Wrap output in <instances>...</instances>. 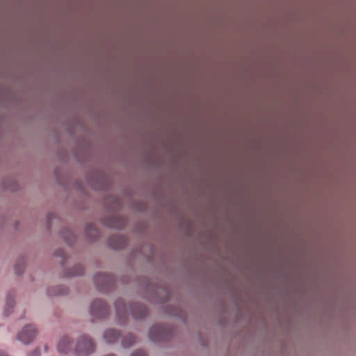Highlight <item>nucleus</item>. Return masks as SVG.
<instances>
[{
	"instance_id": "12",
	"label": "nucleus",
	"mask_w": 356,
	"mask_h": 356,
	"mask_svg": "<svg viewBox=\"0 0 356 356\" xmlns=\"http://www.w3.org/2000/svg\"><path fill=\"white\" fill-rule=\"evenodd\" d=\"M131 356H147L143 350H137L132 353Z\"/></svg>"
},
{
	"instance_id": "10",
	"label": "nucleus",
	"mask_w": 356,
	"mask_h": 356,
	"mask_svg": "<svg viewBox=\"0 0 356 356\" xmlns=\"http://www.w3.org/2000/svg\"><path fill=\"white\" fill-rule=\"evenodd\" d=\"M14 306V298L12 295H8L6 298V306L5 309L6 315H8L10 312V309H12Z\"/></svg>"
},
{
	"instance_id": "4",
	"label": "nucleus",
	"mask_w": 356,
	"mask_h": 356,
	"mask_svg": "<svg viewBox=\"0 0 356 356\" xmlns=\"http://www.w3.org/2000/svg\"><path fill=\"white\" fill-rule=\"evenodd\" d=\"M37 335V330L33 325L24 326L17 334V339L24 344L32 342Z\"/></svg>"
},
{
	"instance_id": "9",
	"label": "nucleus",
	"mask_w": 356,
	"mask_h": 356,
	"mask_svg": "<svg viewBox=\"0 0 356 356\" xmlns=\"http://www.w3.org/2000/svg\"><path fill=\"white\" fill-rule=\"evenodd\" d=\"M136 341L135 337L132 334H127L124 336L122 340V345L124 348H129L132 346Z\"/></svg>"
},
{
	"instance_id": "14",
	"label": "nucleus",
	"mask_w": 356,
	"mask_h": 356,
	"mask_svg": "<svg viewBox=\"0 0 356 356\" xmlns=\"http://www.w3.org/2000/svg\"><path fill=\"white\" fill-rule=\"evenodd\" d=\"M0 356H8L5 352H0Z\"/></svg>"
},
{
	"instance_id": "11",
	"label": "nucleus",
	"mask_w": 356,
	"mask_h": 356,
	"mask_svg": "<svg viewBox=\"0 0 356 356\" xmlns=\"http://www.w3.org/2000/svg\"><path fill=\"white\" fill-rule=\"evenodd\" d=\"M83 273V268L81 264L74 266L73 270L70 273V276L81 275Z\"/></svg>"
},
{
	"instance_id": "17",
	"label": "nucleus",
	"mask_w": 356,
	"mask_h": 356,
	"mask_svg": "<svg viewBox=\"0 0 356 356\" xmlns=\"http://www.w3.org/2000/svg\"><path fill=\"white\" fill-rule=\"evenodd\" d=\"M58 293L59 294H64L65 293L64 292H59Z\"/></svg>"
},
{
	"instance_id": "1",
	"label": "nucleus",
	"mask_w": 356,
	"mask_h": 356,
	"mask_svg": "<svg viewBox=\"0 0 356 356\" xmlns=\"http://www.w3.org/2000/svg\"><path fill=\"white\" fill-rule=\"evenodd\" d=\"M116 314L118 318H126L129 314L136 318H141L147 313L146 306L139 303L127 305L122 299L118 300L115 304Z\"/></svg>"
},
{
	"instance_id": "6",
	"label": "nucleus",
	"mask_w": 356,
	"mask_h": 356,
	"mask_svg": "<svg viewBox=\"0 0 356 356\" xmlns=\"http://www.w3.org/2000/svg\"><path fill=\"white\" fill-rule=\"evenodd\" d=\"M95 283L99 290L104 291L113 285L114 277L112 275L97 273L95 277Z\"/></svg>"
},
{
	"instance_id": "7",
	"label": "nucleus",
	"mask_w": 356,
	"mask_h": 356,
	"mask_svg": "<svg viewBox=\"0 0 356 356\" xmlns=\"http://www.w3.org/2000/svg\"><path fill=\"white\" fill-rule=\"evenodd\" d=\"M73 341L68 336H63L57 344V350L60 354L65 355L69 353L72 348Z\"/></svg>"
},
{
	"instance_id": "5",
	"label": "nucleus",
	"mask_w": 356,
	"mask_h": 356,
	"mask_svg": "<svg viewBox=\"0 0 356 356\" xmlns=\"http://www.w3.org/2000/svg\"><path fill=\"white\" fill-rule=\"evenodd\" d=\"M108 305L101 300H95L90 308V315L95 318H102L108 314Z\"/></svg>"
},
{
	"instance_id": "3",
	"label": "nucleus",
	"mask_w": 356,
	"mask_h": 356,
	"mask_svg": "<svg viewBox=\"0 0 356 356\" xmlns=\"http://www.w3.org/2000/svg\"><path fill=\"white\" fill-rule=\"evenodd\" d=\"M171 332L166 325H156L150 328L149 337L153 341H161L167 340Z\"/></svg>"
},
{
	"instance_id": "13",
	"label": "nucleus",
	"mask_w": 356,
	"mask_h": 356,
	"mask_svg": "<svg viewBox=\"0 0 356 356\" xmlns=\"http://www.w3.org/2000/svg\"><path fill=\"white\" fill-rule=\"evenodd\" d=\"M29 356H40V351L38 350H35Z\"/></svg>"
},
{
	"instance_id": "15",
	"label": "nucleus",
	"mask_w": 356,
	"mask_h": 356,
	"mask_svg": "<svg viewBox=\"0 0 356 356\" xmlns=\"http://www.w3.org/2000/svg\"><path fill=\"white\" fill-rule=\"evenodd\" d=\"M15 271L17 274H19L21 273V270H18L17 268H15Z\"/></svg>"
},
{
	"instance_id": "2",
	"label": "nucleus",
	"mask_w": 356,
	"mask_h": 356,
	"mask_svg": "<svg viewBox=\"0 0 356 356\" xmlns=\"http://www.w3.org/2000/svg\"><path fill=\"white\" fill-rule=\"evenodd\" d=\"M95 350V343L88 336H80L76 341L74 353L76 356H88Z\"/></svg>"
},
{
	"instance_id": "18",
	"label": "nucleus",
	"mask_w": 356,
	"mask_h": 356,
	"mask_svg": "<svg viewBox=\"0 0 356 356\" xmlns=\"http://www.w3.org/2000/svg\"><path fill=\"white\" fill-rule=\"evenodd\" d=\"M106 356H115L114 355H106Z\"/></svg>"
},
{
	"instance_id": "8",
	"label": "nucleus",
	"mask_w": 356,
	"mask_h": 356,
	"mask_svg": "<svg viewBox=\"0 0 356 356\" xmlns=\"http://www.w3.org/2000/svg\"><path fill=\"white\" fill-rule=\"evenodd\" d=\"M120 337V334L118 331L114 329H108L104 332V339L108 343L115 342Z\"/></svg>"
},
{
	"instance_id": "16",
	"label": "nucleus",
	"mask_w": 356,
	"mask_h": 356,
	"mask_svg": "<svg viewBox=\"0 0 356 356\" xmlns=\"http://www.w3.org/2000/svg\"><path fill=\"white\" fill-rule=\"evenodd\" d=\"M122 245H119V246H116V247H115V248H122Z\"/></svg>"
}]
</instances>
